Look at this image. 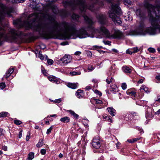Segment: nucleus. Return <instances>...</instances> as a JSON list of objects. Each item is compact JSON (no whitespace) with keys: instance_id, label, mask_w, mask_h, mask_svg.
Listing matches in <instances>:
<instances>
[{"instance_id":"obj_1","label":"nucleus","mask_w":160,"mask_h":160,"mask_svg":"<svg viewBox=\"0 0 160 160\" xmlns=\"http://www.w3.org/2000/svg\"><path fill=\"white\" fill-rule=\"evenodd\" d=\"M49 19L48 15L42 13L30 14L28 21L24 22L23 26L27 29H32L38 32L45 38H58L61 39L74 38L77 36L80 38L89 37L90 36L83 29L77 32L71 27L68 23L63 22L59 23L54 22L51 24L46 23Z\"/></svg>"},{"instance_id":"obj_2","label":"nucleus","mask_w":160,"mask_h":160,"mask_svg":"<svg viewBox=\"0 0 160 160\" xmlns=\"http://www.w3.org/2000/svg\"><path fill=\"white\" fill-rule=\"evenodd\" d=\"M144 6L148 9L151 26L145 30L143 26H140L135 30L132 31L131 35H144L147 33L155 35L160 33V8L153 6L149 3L148 0L144 1Z\"/></svg>"},{"instance_id":"obj_3","label":"nucleus","mask_w":160,"mask_h":160,"mask_svg":"<svg viewBox=\"0 0 160 160\" xmlns=\"http://www.w3.org/2000/svg\"><path fill=\"white\" fill-rule=\"evenodd\" d=\"M70 5L72 7L75 6L76 5L78 6L81 12L82 13L83 12V16L84 18L89 24L88 28L91 30L93 34H102L108 38L122 39L124 38V35L123 33L118 30L115 29L114 33L111 35L108 30L102 26L97 29H95L92 26L93 23L92 20L85 14L84 12L86 11L87 8L93 11L94 8L93 5L90 6H86L84 1L77 0L76 1H74L73 3L70 4Z\"/></svg>"},{"instance_id":"obj_4","label":"nucleus","mask_w":160,"mask_h":160,"mask_svg":"<svg viewBox=\"0 0 160 160\" xmlns=\"http://www.w3.org/2000/svg\"><path fill=\"white\" fill-rule=\"evenodd\" d=\"M109 17L116 25H120L122 21L119 17L116 16L115 14L121 15L122 12L118 4L114 5L112 3L111 8L108 12Z\"/></svg>"},{"instance_id":"obj_5","label":"nucleus","mask_w":160,"mask_h":160,"mask_svg":"<svg viewBox=\"0 0 160 160\" xmlns=\"http://www.w3.org/2000/svg\"><path fill=\"white\" fill-rule=\"evenodd\" d=\"M0 6L2 10L0 11V21L4 18V14H7L8 17L12 16L11 13L13 12L14 11L13 8H5L4 5L2 4H0Z\"/></svg>"},{"instance_id":"obj_6","label":"nucleus","mask_w":160,"mask_h":160,"mask_svg":"<svg viewBox=\"0 0 160 160\" xmlns=\"http://www.w3.org/2000/svg\"><path fill=\"white\" fill-rule=\"evenodd\" d=\"M72 60L71 56L69 55H65L63 57L58 60V62L61 66H65L70 63Z\"/></svg>"},{"instance_id":"obj_7","label":"nucleus","mask_w":160,"mask_h":160,"mask_svg":"<svg viewBox=\"0 0 160 160\" xmlns=\"http://www.w3.org/2000/svg\"><path fill=\"white\" fill-rule=\"evenodd\" d=\"M92 145L95 148L98 149L100 148L101 144L98 136H96L94 138L92 142Z\"/></svg>"},{"instance_id":"obj_8","label":"nucleus","mask_w":160,"mask_h":160,"mask_svg":"<svg viewBox=\"0 0 160 160\" xmlns=\"http://www.w3.org/2000/svg\"><path fill=\"white\" fill-rule=\"evenodd\" d=\"M99 22L101 24H104L106 23V16L102 14H100L97 17Z\"/></svg>"},{"instance_id":"obj_9","label":"nucleus","mask_w":160,"mask_h":160,"mask_svg":"<svg viewBox=\"0 0 160 160\" xmlns=\"http://www.w3.org/2000/svg\"><path fill=\"white\" fill-rule=\"evenodd\" d=\"M48 78L50 81L55 83L58 84L60 83V80L54 76H52L48 77Z\"/></svg>"},{"instance_id":"obj_10","label":"nucleus","mask_w":160,"mask_h":160,"mask_svg":"<svg viewBox=\"0 0 160 160\" xmlns=\"http://www.w3.org/2000/svg\"><path fill=\"white\" fill-rule=\"evenodd\" d=\"M13 68L12 67H11L7 71L5 74L4 75L5 78H8L11 75V74L13 72Z\"/></svg>"},{"instance_id":"obj_11","label":"nucleus","mask_w":160,"mask_h":160,"mask_svg":"<svg viewBox=\"0 0 160 160\" xmlns=\"http://www.w3.org/2000/svg\"><path fill=\"white\" fill-rule=\"evenodd\" d=\"M122 70L123 72L126 73H130L132 72V70L129 67L126 66L122 67Z\"/></svg>"},{"instance_id":"obj_12","label":"nucleus","mask_w":160,"mask_h":160,"mask_svg":"<svg viewBox=\"0 0 160 160\" xmlns=\"http://www.w3.org/2000/svg\"><path fill=\"white\" fill-rule=\"evenodd\" d=\"M67 86L69 88L73 89H75L77 88L78 86V84L75 83H68Z\"/></svg>"},{"instance_id":"obj_13","label":"nucleus","mask_w":160,"mask_h":160,"mask_svg":"<svg viewBox=\"0 0 160 160\" xmlns=\"http://www.w3.org/2000/svg\"><path fill=\"white\" fill-rule=\"evenodd\" d=\"M107 110L110 114L112 116H114L116 113V110L112 107H109L107 108Z\"/></svg>"},{"instance_id":"obj_14","label":"nucleus","mask_w":160,"mask_h":160,"mask_svg":"<svg viewBox=\"0 0 160 160\" xmlns=\"http://www.w3.org/2000/svg\"><path fill=\"white\" fill-rule=\"evenodd\" d=\"M140 90L142 91V90H144L147 93H148L150 92L151 90L149 89L147 87L144 85H142L140 88Z\"/></svg>"},{"instance_id":"obj_15","label":"nucleus","mask_w":160,"mask_h":160,"mask_svg":"<svg viewBox=\"0 0 160 160\" xmlns=\"http://www.w3.org/2000/svg\"><path fill=\"white\" fill-rule=\"evenodd\" d=\"M76 95L78 98L82 97L83 95V91L80 90H78L76 93Z\"/></svg>"},{"instance_id":"obj_16","label":"nucleus","mask_w":160,"mask_h":160,"mask_svg":"<svg viewBox=\"0 0 160 160\" xmlns=\"http://www.w3.org/2000/svg\"><path fill=\"white\" fill-rule=\"evenodd\" d=\"M136 13L137 16L139 18L142 17L144 15L143 12L140 9H137L136 11Z\"/></svg>"},{"instance_id":"obj_17","label":"nucleus","mask_w":160,"mask_h":160,"mask_svg":"<svg viewBox=\"0 0 160 160\" xmlns=\"http://www.w3.org/2000/svg\"><path fill=\"white\" fill-rule=\"evenodd\" d=\"M114 82V79L112 77H108L106 80V82L108 84H109L113 82Z\"/></svg>"},{"instance_id":"obj_18","label":"nucleus","mask_w":160,"mask_h":160,"mask_svg":"<svg viewBox=\"0 0 160 160\" xmlns=\"http://www.w3.org/2000/svg\"><path fill=\"white\" fill-rule=\"evenodd\" d=\"M60 120L62 122L67 123L69 122L70 120V118L68 117H65L63 118H61Z\"/></svg>"},{"instance_id":"obj_19","label":"nucleus","mask_w":160,"mask_h":160,"mask_svg":"<svg viewBox=\"0 0 160 160\" xmlns=\"http://www.w3.org/2000/svg\"><path fill=\"white\" fill-rule=\"evenodd\" d=\"M68 112H69L75 118L78 119V118L79 116L76 114L73 111L71 110H68Z\"/></svg>"},{"instance_id":"obj_20","label":"nucleus","mask_w":160,"mask_h":160,"mask_svg":"<svg viewBox=\"0 0 160 160\" xmlns=\"http://www.w3.org/2000/svg\"><path fill=\"white\" fill-rule=\"evenodd\" d=\"M34 153L32 152H31L28 154V160H32L34 158Z\"/></svg>"},{"instance_id":"obj_21","label":"nucleus","mask_w":160,"mask_h":160,"mask_svg":"<svg viewBox=\"0 0 160 160\" xmlns=\"http://www.w3.org/2000/svg\"><path fill=\"white\" fill-rule=\"evenodd\" d=\"M43 140L41 139L39 140L38 142L36 144V146L38 148H40L42 147L43 145Z\"/></svg>"},{"instance_id":"obj_22","label":"nucleus","mask_w":160,"mask_h":160,"mask_svg":"<svg viewBox=\"0 0 160 160\" xmlns=\"http://www.w3.org/2000/svg\"><path fill=\"white\" fill-rule=\"evenodd\" d=\"M70 74L72 76L75 75H79L81 74V72H80L73 71L70 72Z\"/></svg>"},{"instance_id":"obj_23","label":"nucleus","mask_w":160,"mask_h":160,"mask_svg":"<svg viewBox=\"0 0 160 160\" xmlns=\"http://www.w3.org/2000/svg\"><path fill=\"white\" fill-rule=\"evenodd\" d=\"M109 72L108 73V75H113L114 73V71L112 67H111Z\"/></svg>"},{"instance_id":"obj_24","label":"nucleus","mask_w":160,"mask_h":160,"mask_svg":"<svg viewBox=\"0 0 160 160\" xmlns=\"http://www.w3.org/2000/svg\"><path fill=\"white\" fill-rule=\"evenodd\" d=\"M127 92L128 95H130L132 97H135L136 95V92H134L127 91Z\"/></svg>"},{"instance_id":"obj_25","label":"nucleus","mask_w":160,"mask_h":160,"mask_svg":"<svg viewBox=\"0 0 160 160\" xmlns=\"http://www.w3.org/2000/svg\"><path fill=\"white\" fill-rule=\"evenodd\" d=\"M8 113L7 112H3L0 113V117H4L8 115Z\"/></svg>"},{"instance_id":"obj_26","label":"nucleus","mask_w":160,"mask_h":160,"mask_svg":"<svg viewBox=\"0 0 160 160\" xmlns=\"http://www.w3.org/2000/svg\"><path fill=\"white\" fill-rule=\"evenodd\" d=\"M72 17L73 19L78 20V19L79 18V16L77 14L74 13L72 15Z\"/></svg>"},{"instance_id":"obj_27","label":"nucleus","mask_w":160,"mask_h":160,"mask_svg":"<svg viewBox=\"0 0 160 160\" xmlns=\"http://www.w3.org/2000/svg\"><path fill=\"white\" fill-rule=\"evenodd\" d=\"M129 116V114L127 113H124V114H123V116L124 118V119H125L126 121H127L128 120Z\"/></svg>"},{"instance_id":"obj_28","label":"nucleus","mask_w":160,"mask_h":160,"mask_svg":"<svg viewBox=\"0 0 160 160\" xmlns=\"http://www.w3.org/2000/svg\"><path fill=\"white\" fill-rule=\"evenodd\" d=\"M38 57L41 60H43L44 59V56H43L42 54L40 52H39Z\"/></svg>"},{"instance_id":"obj_29","label":"nucleus","mask_w":160,"mask_h":160,"mask_svg":"<svg viewBox=\"0 0 160 160\" xmlns=\"http://www.w3.org/2000/svg\"><path fill=\"white\" fill-rule=\"evenodd\" d=\"M131 50H132L133 53H135L138 51H139V49L138 47H134L131 48Z\"/></svg>"},{"instance_id":"obj_30","label":"nucleus","mask_w":160,"mask_h":160,"mask_svg":"<svg viewBox=\"0 0 160 160\" xmlns=\"http://www.w3.org/2000/svg\"><path fill=\"white\" fill-rule=\"evenodd\" d=\"M111 90L114 92H116L117 89V87L115 85H112L111 86Z\"/></svg>"},{"instance_id":"obj_31","label":"nucleus","mask_w":160,"mask_h":160,"mask_svg":"<svg viewBox=\"0 0 160 160\" xmlns=\"http://www.w3.org/2000/svg\"><path fill=\"white\" fill-rule=\"evenodd\" d=\"M6 87V84L5 82H2L0 83V88L1 89H3Z\"/></svg>"},{"instance_id":"obj_32","label":"nucleus","mask_w":160,"mask_h":160,"mask_svg":"<svg viewBox=\"0 0 160 160\" xmlns=\"http://www.w3.org/2000/svg\"><path fill=\"white\" fill-rule=\"evenodd\" d=\"M14 122L17 125H19L22 123V122L18 120H14Z\"/></svg>"},{"instance_id":"obj_33","label":"nucleus","mask_w":160,"mask_h":160,"mask_svg":"<svg viewBox=\"0 0 160 160\" xmlns=\"http://www.w3.org/2000/svg\"><path fill=\"white\" fill-rule=\"evenodd\" d=\"M41 68L42 71L43 75L44 76H47L48 73L46 72V71L45 70L42 66H41Z\"/></svg>"},{"instance_id":"obj_34","label":"nucleus","mask_w":160,"mask_h":160,"mask_svg":"<svg viewBox=\"0 0 160 160\" xmlns=\"http://www.w3.org/2000/svg\"><path fill=\"white\" fill-rule=\"evenodd\" d=\"M25 1V0H12V2L15 3H22Z\"/></svg>"},{"instance_id":"obj_35","label":"nucleus","mask_w":160,"mask_h":160,"mask_svg":"<svg viewBox=\"0 0 160 160\" xmlns=\"http://www.w3.org/2000/svg\"><path fill=\"white\" fill-rule=\"evenodd\" d=\"M123 90H125L127 88V85L125 83H123L121 86Z\"/></svg>"},{"instance_id":"obj_36","label":"nucleus","mask_w":160,"mask_h":160,"mask_svg":"<svg viewBox=\"0 0 160 160\" xmlns=\"http://www.w3.org/2000/svg\"><path fill=\"white\" fill-rule=\"evenodd\" d=\"M94 100L96 104H101L102 102V101L99 99H94Z\"/></svg>"},{"instance_id":"obj_37","label":"nucleus","mask_w":160,"mask_h":160,"mask_svg":"<svg viewBox=\"0 0 160 160\" xmlns=\"http://www.w3.org/2000/svg\"><path fill=\"white\" fill-rule=\"evenodd\" d=\"M62 101V98H59L55 100L53 102L55 103H59L61 102Z\"/></svg>"},{"instance_id":"obj_38","label":"nucleus","mask_w":160,"mask_h":160,"mask_svg":"<svg viewBox=\"0 0 160 160\" xmlns=\"http://www.w3.org/2000/svg\"><path fill=\"white\" fill-rule=\"evenodd\" d=\"M47 62L48 64L51 65L53 63V61L51 59H48Z\"/></svg>"},{"instance_id":"obj_39","label":"nucleus","mask_w":160,"mask_h":160,"mask_svg":"<svg viewBox=\"0 0 160 160\" xmlns=\"http://www.w3.org/2000/svg\"><path fill=\"white\" fill-rule=\"evenodd\" d=\"M95 68L94 67H93L91 65H89L88 67V70L89 71H91L92 70H94Z\"/></svg>"},{"instance_id":"obj_40","label":"nucleus","mask_w":160,"mask_h":160,"mask_svg":"<svg viewBox=\"0 0 160 160\" xmlns=\"http://www.w3.org/2000/svg\"><path fill=\"white\" fill-rule=\"evenodd\" d=\"M46 150L45 149H42L41 150L40 152L41 154L44 155L46 153Z\"/></svg>"},{"instance_id":"obj_41","label":"nucleus","mask_w":160,"mask_h":160,"mask_svg":"<svg viewBox=\"0 0 160 160\" xmlns=\"http://www.w3.org/2000/svg\"><path fill=\"white\" fill-rule=\"evenodd\" d=\"M52 128L53 126H51L48 129L47 131V134H48L50 133L52 130Z\"/></svg>"},{"instance_id":"obj_42","label":"nucleus","mask_w":160,"mask_h":160,"mask_svg":"<svg viewBox=\"0 0 160 160\" xmlns=\"http://www.w3.org/2000/svg\"><path fill=\"white\" fill-rule=\"evenodd\" d=\"M148 50L149 52L152 53H153L155 51V50L154 48H148Z\"/></svg>"},{"instance_id":"obj_43","label":"nucleus","mask_w":160,"mask_h":160,"mask_svg":"<svg viewBox=\"0 0 160 160\" xmlns=\"http://www.w3.org/2000/svg\"><path fill=\"white\" fill-rule=\"evenodd\" d=\"M126 53H127L129 54H131L132 53H133V52L132 51V50H131V48L130 49H128V50H127L126 51Z\"/></svg>"},{"instance_id":"obj_44","label":"nucleus","mask_w":160,"mask_h":160,"mask_svg":"<svg viewBox=\"0 0 160 160\" xmlns=\"http://www.w3.org/2000/svg\"><path fill=\"white\" fill-rule=\"evenodd\" d=\"M40 48L41 49H44L46 48L45 45L42 43L41 44L39 45Z\"/></svg>"},{"instance_id":"obj_45","label":"nucleus","mask_w":160,"mask_h":160,"mask_svg":"<svg viewBox=\"0 0 160 160\" xmlns=\"http://www.w3.org/2000/svg\"><path fill=\"white\" fill-rule=\"evenodd\" d=\"M94 92L99 95L100 96H101L102 95V93L101 92H99V91H98L97 90H95L94 91Z\"/></svg>"},{"instance_id":"obj_46","label":"nucleus","mask_w":160,"mask_h":160,"mask_svg":"<svg viewBox=\"0 0 160 160\" xmlns=\"http://www.w3.org/2000/svg\"><path fill=\"white\" fill-rule=\"evenodd\" d=\"M155 79L158 82L160 81V74L156 76L155 77Z\"/></svg>"},{"instance_id":"obj_47","label":"nucleus","mask_w":160,"mask_h":160,"mask_svg":"<svg viewBox=\"0 0 160 160\" xmlns=\"http://www.w3.org/2000/svg\"><path fill=\"white\" fill-rule=\"evenodd\" d=\"M87 53L88 56L89 57H91L92 56V53L90 51H88L87 52Z\"/></svg>"},{"instance_id":"obj_48","label":"nucleus","mask_w":160,"mask_h":160,"mask_svg":"<svg viewBox=\"0 0 160 160\" xmlns=\"http://www.w3.org/2000/svg\"><path fill=\"white\" fill-rule=\"evenodd\" d=\"M103 42L106 45L108 44V45H111V42H110V41H107L105 42V41H103Z\"/></svg>"},{"instance_id":"obj_49","label":"nucleus","mask_w":160,"mask_h":160,"mask_svg":"<svg viewBox=\"0 0 160 160\" xmlns=\"http://www.w3.org/2000/svg\"><path fill=\"white\" fill-rule=\"evenodd\" d=\"M60 44L62 45H65L68 44V43L67 42H63L61 43Z\"/></svg>"},{"instance_id":"obj_50","label":"nucleus","mask_w":160,"mask_h":160,"mask_svg":"<svg viewBox=\"0 0 160 160\" xmlns=\"http://www.w3.org/2000/svg\"><path fill=\"white\" fill-rule=\"evenodd\" d=\"M81 52L79 51H77L75 53V54L76 55H79L81 54Z\"/></svg>"},{"instance_id":"obj_51","label":"nucleus","mask_w":160,"mask_h":160,"mask_svg":"<svg viewBox=\"0 0 160 160\" xmlns=\"http://www.w3.org/2000/svg\"><path fill=\"white\" fill-rule=\"evenodd\" d=\"M22 131H21L19 132L18 134V137L19 138H20L22 136Z\"/></svg>"},{"instance_id":"obj_52","label":"nucleus","mask_w":160,"mask_h":160,"mask_svg":"<svg viewBox=\"0 0 160 160\" xmlns=\"http://www.w3.org/2000/svg\"><path fill=\"white\" fill-rule=\"evenodd\" d=\"M91 88V87L89 86H87L85 88V89L86 90H89Z\"/></svg>"},{"instance_id":"obj_53","label":"nucleus","mask_w":160,"mask_h":160,"mask_svg":"<svg viewBox=\"0 0 160 160\" xmlns=\"http://www.w3.org/2000/svg\"><path fill=\"white\" fill-rule=\"evenodd\" d=\"M2 149L4 151H6L7 150V147L6 146H3L2 147Z\"/></svg>"},{"instance_id":"obj_54","label":"nucleus","mask_w":160,"mask_h":160,"mask_svg":"<svg viewBox=\"0 0 160 160\" xmlns=\"http://www.w3.org/2000/svg\"><path fill=\"white\" fill-rule=\"evenodd\" d=\"M97 51L101 54L104 53H105V52L104 51H102V50H97Z\"/></svg>"},{"instance_id":"obj_55","label":"nucleus","mask_w":160,"mask_h":160,"mask_svg":"<svg viewBox=\"0 0 160 160\" xmlns=\"http://www.w3.org/2000/svg\"><path fill=\"white\" fill-rule=\"evenodd\" d=\"M156 101L158 102H160V96H158L157 97V99L155 100Z\"/></svg>"},{"instance_id":"obj_56","label":"nucleus","mask_w":160,"mask_h":160,"mask_svg":"<svg viewBox=\"0 0 160 160\" xmlns=\"http://www.w3.org/2000/svg\"><path fill=\"white\" fill-rule=\"evenodd\" d=\"M128 20L129 21H131L132 19V17L130 16H128Z\"/></svg>"},{"instance_id":"obj_57","label":"nucleus","mask_w":160,"mask_h":160,"mask_svg":"<svg viewBox=\"0 0 160 160\" xmlns=\"http://www.w3.org/2000/svg\"><path fill=\"white\" fill-rule=\"evenodd\" d=\"M19 20H17L13 21V24L15 25L18 24V21Z\"/></svg>"},{"instance_id":"obj_58","label":"nucleus","mask_w":160,"mask_h":160,"mask_svg":"<svg viewBox=\"0 0 160 160\" xmlns=\"http://www.w3.org/2000/svg\"><path fill=\"white\" fill-rule=\"evenodd\" d=\"M127 141L129 143L134 142L133 139H129L127 140Z\"/></svg>"},{"instance_id":"obj_59","label":"nucleus","mask_w":160,"mask_h":160,"mask_svg":"<svg viewBox=\"0 0 160 160\" xmlns=\"http://www.w3.org/2000/svg\"><path fill=\"white\" fill-rule=\"evenodd\" d=\"M143 80L142 79H140L138 82L139 83H142L143 82Z\"/></svg>"},{"instance_id":"obj_60","label":"nucleus","mask_w":160,"mask_h":160,"mask_svg":"<svg viewBox=\"0 0 160 160\" xmlns=\"http://www.w3.org/2000/svg\"><path fill=\"white\" fill-rule=\"evenodd\" d=\"M132 139L133 140V141H134V142H135L137 141L138 140H139V138H133Z\"/></svg>"},{"instance_id":"obj_61","label":"nucleus","mask_w":160,"mask_h":160,"mask_svg":"<svg viewBox=\"0 0 160 160\" xmlns=\"http://www.w3.org/2000/svg\"><path fill=\"white\" fill-rule=\"evenodd\" d=\"M112 51L115 52L117 53L118 52L117 50L115 49H112Z\"/></svg>"},{"instance_id":"obj_62","label":"nucleus","mask_w":160,"mask_h":160,"mask_svg":"<svg viewBox=\"0 0 160 160\" xmlns=\"http://www.w3.org/2000/svg\"><path fill=\"white\" fill-rule=\"evenodd\" d=\"M160 113V109L155 112L156 114H159Z\"/></svg>"},{"instance_id":"obj_63","label":"nucleus","mask_w":160,"mask_h":160,"mask_svg":"<svg viewBox=\"0 0 160 160\" xmlns=\"http://www.w3.org/2000/svg\"><path fill=\"white\" fill-rule=\"evenodd\" d=\"M29 139V136L28 135H27V137L26 138V140L27 141H28Z\"/></svg>"},{"instance_id":"obj_64","label":"nucleus","mask_w":160,"mask_h":160,"mask_svg":"<svg viewBox=\"0 0 160 160\" xmlns=\"http://www.w3.org/2000/svg\"><path fill=\"white\" fill-rule=\"evenodd\" d=\"M63 155L61 153H60L59 155V157L60 158H62V157Z\"/></svg>"}]
</instances>
